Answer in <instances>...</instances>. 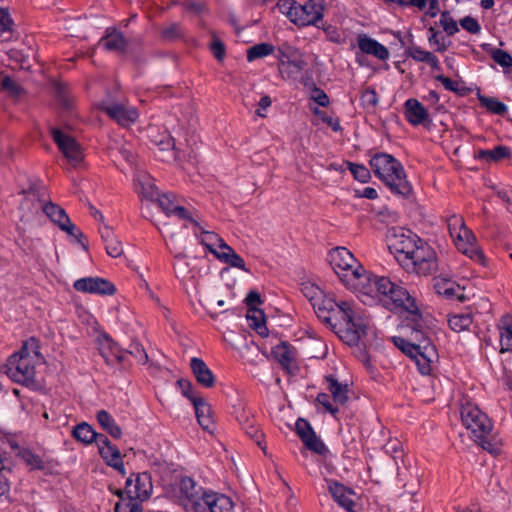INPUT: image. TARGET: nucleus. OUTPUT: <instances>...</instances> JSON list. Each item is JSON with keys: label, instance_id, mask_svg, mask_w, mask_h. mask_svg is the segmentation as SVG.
I'll use <instances>...</instances> for the list:
<instances>
[{"label": "nucleus", "instance_id": "1", "mask_svg": "<svg viewBox=\"0 0 512 512\" xmlns=\"http://www.w3.org/2000/svg\"><path fill=\"white\" fill-rule=\"evenodd\" d=\"M315 313L343 342L350 346L358 344L366 334L367 323L352 302H338L329 297L315 305Z\"/></svg>", "mask_w": 512, "mask_h": 512}, {"label": "nucleus", "instance_id": "2", "mask_svg": "<svg viewBox=\"0 0 512 512\" xmlns=\"http://www.w3.org/2000/svg\"><path fill=\"white\" fill-rule=\"evenodd\" d=\"M370 166L374 174L383 181L392 193L408 197L412 192V186L406 178L402 164L392 155L378 153L370 160Z\"/></svg>", "mask_w": 512, "mask_h": 512}, {"label": "nucleus", "instance_id": "3", "mask_svg": "<svg viewBox=\"0 0 512 512\" xmlns=\"http://www.w3.org/2000/svg\"><path fill=\"white\" fill-rule=\"evenodd\" d=\"M30 349H33L37 355V342L34 338H30L24 342L21 349L8 358L5 365L6 375L14 382L25 385L27 387H35V360L31 355Z\"/></svg>", "mask_w": 512, "mask_h": 512}, {"label": "nucleus", "instance_id": "4", "mask_svg": "<svg viewBox=\"0 0 512 512\" xmlns=\"http://www.w3.org/2000/svg\"><path fill=\"white\" fill-rule=\"evenodd\" d=\"M460 416L463 425L471 432V436L484 450L494 451L489 436L492 431V423L488 416L473 403L466 402L461 406Z\"/></svg>", "mask_w": 512, "mask_h": 512}, {"label": "nucleus", "instance_id": "5", "mask_svg": "<svg viewBox=\"0 0 512 512\" xmlns=\"http://www.w3.org/2000/svg\"><path fill=\"white\" fill-rule=\"evenodd\" d=\"M153 485L148 472L132 473L126 480V502H117L115 512H143L141 502L152 493Z\"/></svg>", "mask_w": 512, "mask_h": 512}, {"label": "nucleus", "instance_id": "6", "mask_svg": "<svg viewBox=\"0 0 512 512\" xmlns=\"http://www.w3.org/2000/svg\"><path fill=\"white\" fill-rule=\"evenodd\" d=\"M344 284L361 297H367L372 300H382V289L391 288L388 277L368 273L361 265L357 268V271L349 273L348 278H344Z\"/></svg>", "mask_w": 512, "mask_h": 512}, {"label": "nucleus", "instance_id": "7", "mask_svg": "<svg viewBox=\"0 0 512 512\" xmlns=\"http://www.w3.org/2000/svg\"><path fill=\"white\" fill-rule=\"evenodd\" d=\"M232 500L220 493L203 488L194 491V512H232Z\"/></svg>", "mask_w": 512, "mask_h": 512}, {"label": "nucleus", "instance_id": "8", "mask_svg": "<svg viewBox=\"0 0 512 512\" xmlns=\"http://www.w3.org/2000/svg\"><path fill=\"white\" fill-rule=\"evenodd\" d=\"M404 266L419 275L432 274L438 266L436 253L427 242L421 240Z\"/></svg>", "mask_w": 512, "mask_h": 512}, {"label": "nucleus", "instance_id": "9", "mask_svg": "<svg viewBox=\"0 0 512 512\" xmlns=\"http://www.w3.org/2000/svg\"><path fill=\"white\" fill-rule=\"evenodd\" d=\"M51 135L59 150L64 154L68 161L74 167L78 166L83 160V153L80 144L73 137L56 127L51 128Z\"/></svg>", "mask_w": 512, "mask_h": 512}, {"label": "nucleus", "instance_id": "10", "mask_svg": "<svg viewBox=\"0 0 512 512\" xmlns=\"http://www.w3.org/2000/svg\"><path fill=\"white\" fill-rule=\"evenodd\" d=\"M324 8V0H308L305 4H298L293 23L298 26L316 25L323 18Z\"/></svg>", "mask_w": 512, "mask_h": 512}, {"label": "nucleus", "instance_id": "11", "mask_svg": "<svg viewBox=\"0 0 512 512\" xmlns=\"http://www.w3.org/2000/svg\"><path fill=\"white\" fill-rule=\"evenodd\" d=\"M330 264L344 283V278H348V274L357 271L360 266L353 254L345 247H337L330 253Z\"/></svg>", "mask_w": 512, "mask_h": 512}, {"label": "nucleus", "instance_id": "12", "mask_svg": "<svg viewBox=\"0 0 512 512\" xmlns=\"http://www.w3.org/2000/svg\"><path fill=\"white\" fill-rule=\"evenodd\" d=\"M453 242L461 253L483 266L486 265V257L477 245L475 235L467 226L461 234L456 235Z\"/></svg>", "mask_w": 512, "mask_h": 512}, {"label": "nucleus", "instance_id": "13", "mask_svg": "<svg viewBox=\"0 0 512 512\" xmlns=\"http://www.w3.org/2000/svg\"><path fill=\"white\" fill-rule=\"evenodd\" d=\"M391 288L382 289L381 297L391 300L397 308H401L409 313H416L418 307L415 299L411 296L408 290L400 285L393 283L390 280Z\"/></svg>", "mask_w": 512, "mask_h": 512}, {"label": "nucleus", "instance_id": "14", "mask_svg": "<svg viewBox=\"0 0 512 512\" xmlns=\"http://www.w3.org/2000/svg\"><path fill=\"white\" fill-rule=\"evenodd\" d=\"M98 350L108 366L114 367L125 360V353L106 333L97 337Z\"/></svg>", "mask_w": 512, "mask_h": 512}, {"label": "nucleus", "instance_id": "15", "mask_svg": "<svg viewBox=\"0 0 512 512\" xmlns=\"http://www.w3.org/2000/svg\"><path fill=\"white\" fill-rule=\"evenodd\" d=\"M421 240L422 239L411 231L395 235V241L391 246L395 251L397 260L402 263V265H405L409 260Z\"/></svg>", "mask_w": 512, "mask_h": 512}, {"label": "nucleus", "instance_id": "16", "mask_svg": "<svg viewBox=\"0 0 512 512\" xmlns=\"http://www.w3.org/2000/svg\"><path fill=\"white\" fill-rule=\"evenodd\" d=\"M73 287L78 292L113 295L116 288L110 281L100 277H86L74 282Z\"/></svg>", "mask_w": 512, "mask_h": 512}, {"label": "nucleus", "instance_id": "17", "mask_svg": "<svg viewBox=\"0 0 512 512\" xmlns=\"http://www.w3.org/2000/svg\"><path fill=\"white\" fill-rule=\"evenodd\" d=\"M194 413L202 430L212 438L216 430V423L214 421L211 405L207 403L203 397L198 396L195 393Z\"/></svg>", "mask_w": 512, "mask_h": 512}, {"label": "nucleus", "instance_id": "18", "mask_svg": "<svg viewBox=\"0 0 512 512\" xmlns=\"http://www.w3.org/2000/svg\"><path fill=\"white\" fill-rule=\"evenodd\" d=\"M102 110L122 126H129L138 119L136 108L124 104H103Z\"/></svg>", "mask_w": 512, "mask_h": 512}, {"label": "nucleus", "instance_id": "19", "mask_svg": "<svg viewBox=\"0 0 512 512\" xmlns=\"http://www.w3.org/2000/svg\"><path fill=\"white\" fill-rule=\"evenodd\" d=\"M157 205L168 216H175L181 220H190L189 211L180 204L178 198L174 194H161L158 196Z\"/></svg>", "mask_w": 512, "mask_h": 512}, {"label": "nucleus", "instance_id": "20", "mask_svg": "<svg viewBox=\"0 0 512 512\" xmlns=\"http://www.w3.org/2000/svg\"><path fill=\"white\" fill-rule=\"evenodd\" d=\"M406 120L413 126L426 125L430 122L429 113L421 102L410 98L404 103Z\"/></svg>", "mask_w": 512, "mask_h": 512}, {"label": "nucleus", "instance_id": "21", "mask_svg": "<svg viewBox=\"0 0 512 512\" xmlns=\"http://www.w3.org/2000/svg\"><path fill=\"white\" fill-rule=\"evenodd\" d=\"M357 45L362 53L372 55L379 60H387L390 56L389 50L384 45L365 33L357 36Z\"/></svg>", "mask_w": 512, "mask_h": 512}, {"label": "nucleus", "instance_id": "22", "mask_svg": "<svg viewBox=\"0 0 512 512\" xmlns=\"http://www.w3.org/2000/svg\"><path fill=\"white\" fill-rule=\"evenodd\" d=\"M436 355L435 346L430 340H423L419 346V354L410 356L422 375H428L431 371L432 358Z\"/></svg>", "mask_w": 512, "mask_h": 512}, {"label": "nucleus", "instance_id": "23", "mask_svg": "<svg viewBox=\"0 0 512 512\" xmlns=\"http://www.w3.org/2000/svg\"><path fill=\"white\" fill-rule=\"evenodd\" d=\"M98 45L107 51L123 53L128 47V41L124 35L115 28H108Z\"/></svg>", "mask_w": 512, "mask_h": 512}, {"label": "nucleus", "instance_id": "24", "mask_svg": "<svg viewBox=\"0 0 512 512\" xmlns=\"http://www.w3.org/2000/svg\"><path fill=\"white\" fill-rule=\"evenodd\" d=\"M192 478L184 477L173 489L174 502L183 508L185 512H190L192 508Z\"/></svg>", "mask_w": 512, "mask_h": 512}, {"label": "nucleus", "instance_id": "25", "mask_svg": "<svg viewBox=\"0 0 512 512\" xmlns=\"http://www.w3.org/2000/svg\"><path fill=\"white\" fill-rule=\"evenodd\" d=\"M328 490L333 499L348 512H352L355 502L352 499V491L347 489L343 484L336 481L328 482Z\"/></svg>", "mask_w": 512, "mask_h": 512}, {"label": "nucleus", "instance_id": "26", "mask_svg": "<svg viewBox=\"0 0 512 512\" xmlns=\"http://www.w3.org/2000/svg\"><path fill=\"white\" fill-rule=\"evenodd\" d=\"M274 359L288 372L292 371L295 361V349L288 342H280L272 348Z\"/></svg>", "mask_w": 512, "mask_h": 512}, {"label": "nucleus", "instance_id": "27", "mask_svg": "<svg viewBox=\"0 0 512 512\" xmlns=\"http://www.w3.org/2000/svg\"><path fill=\"white\" fill-rule=\"evenodd\" d=\"M194 236L210 253L216 250L222 238L214 231L206 230L194 219Z\"/></svg>", "mask_w": 512, "mask_h": 512}, {"label": "nucleus", "instance_id": "28", "mask_svg": "<svg viewBox=\"0 0 512 512\" xmlns=\"http://www.w3.org/2000/svg\"><path fill=\"white\" fill-rule=\"evenodd\" d=\"M290 61H286L283 65H279V71L282 74L283 78H287L290 80H297L301 74V72L307 66V62L305 61L303 54L300 52L297 56H293Z\"/></svg>", "mask_w": 512, "mask_h": 512}, {"label": "nucleus", "instance_id": "29", "mask_svg": "<svg viewBox=\"0 0 512 512\" xmlns=\"http://www.w3.org/2000/svg\"><path fill=\"white\" fill-rule=\"evenodd\" d=\"M194 378L203 388L209 389L215 385L216 379L206 363L197 357H194Z\"/></svg>", "mask_w": 512, "mask_h": 512}, {"label": "nucleus", "instance_id": "30", "mask_svg": "<svg viewBox=\"0 0 512 512\" xmlns=\"http://www.w3.org/2000/svg\"><path fill=\"white\" fill-rule=\"evenodd\" d=\"M174 272L183 286H187L192 280V268L188 256L182 252L175 253Z\"/></svg>", "mask_w": 512, "mask_h": 512}, {"label": "nucleus", "instance_id": "31", "mask_svg": "<svg viewBox=\"0 0 512 512\" xmlns=\"http://www.w3.org/2000/svg\"><path fill=\"white\" fill-rule=\"evenodd\" d=\"M327 383V389L332 395L333 402L338 406H343L347 403L348 397V385L338 382V380L332 376L325 377Z\"/></svg>", "mask_w": 512, "mask_h": 512}, {"label": "nucleus", "instance_id": "32", "mask_svg": "<svg viewBox=\"0 0 512 512\" xmlns=\"http://www.w3.org/2000/svg\"><path fill=\"white\" fill-rule=\"evenodd\" d=\"M41 209L46 214V216L60 229H65V224H69L70 218L66 211L60 206L52 202H47L41 204Z\"/></svg>", "mask_w": 512, "mask_h": 512}, {"label": "nucleus", "instance_id": "33", "mask_svg": "<svg viewBox=\"0 0 512 512\" xmlns=\"http://www.w3.org/2000/svg\"><path fill=\"white\" fill-rule=\"evenodd\" d=\"M96 418L102 429L105 430L110 436L115 439L121 438L122 429L106 410H99L96 414Z\"/></svg>", "mask_w": 512, "mask_h": 512}, {"label": "nucleus", "instance_id": "34", "mask_svg": "<svg viewBox=\"0 0 512 512\" xmlns=\"http://www.w3.org/2000/svg\"><path fill=\"white\" fill-rule=\"evenodd\" d=\"M247 320L249 326L254 329L260 336L266 337L268 329L265 323L264 312L260 309L250 308L247 313Z\"/></svg>", "mask_w": 512, "mask_h": 512}, {"label": "nucleus", "instance_id": "35", "mask_svg": "<svg viewBox=\"0 0 512 512\" xmlns=\"http://www.w3.org/2000/svg\"><path fill=\"white\" fill-rule=\"evenodd\" d=\"M510 156V149L507 146L499 145L491 150H479L476 159L487 163L497 162Z\"/></svg>", "mask_w": 512, "mask_h": 512}, {"label": "nucleus", "instance_id": "36", "mask_svg": "<svg viewBox=\"0 0 512 512\" xmlns=\"http://www.w3.org/2000/svg\"><path fill=\"white\" fill-rule=\"evenodd\" d=\"M72 436L79 442L91 444L97 437V433L91 425L86 422H82L73 428Z\"/></svg>", "mask_w": 512, "mask_h": 512}, {"label": "nucleus", "instance_id": "37", "mask_svg": "<svg viewBox=\"0 0 512 512\" xmlns=\"http://www.w3.org/2000/svg\"><path fill=\"white\" fill-rule=\"evenodd\" d=\"M408 55L417 62L427 63L431 68H438L439 61L430 51L419 46H412L408 49Z\"/></svg>", "mask_w": 512, "mask_h": 512}, {"label": "nucleus", "instance_id": "38", "mask_svg": "<svg viewBox=\"0 0 512 512\" xmlns=\"http://www.w3.org/2000/svg\"><path fill=\"white\" fill-rule=\"evenodd\" d=\"M137 181L140 187L138 193L145 199L156 201L158 196L161 195L159 194L153 179L149 175L143 174V179H138Z\"/></svg>", "mask_w": 512, "mask_h": 512}, {"label": "nucleus", "instance_id": "39", "mask_svg": "<svg viewBox=\"0 0 512 512\" xmlns=\"http://www.w3.org/2000/svg\"><path fill=\"white\" fill-rule=\"evenodd\" d=\"M472 322L473 319L470 313L454 314L448 319L450 328L458 333L467 330Z\"/></svg>", "mask_w": 512, "mask_h": 512}, {"label": "nucleus", "instance_id": "40", "mask_svg": "<svg viewBox=\"0 0 512 512\" xmlns=\"http://www.w3.org/2000/svg\"><path fill=\"white\" fill-rule=\"evenodd\" d=\"M158 146L159 155L158 157L163 161H169L174 158V142L168 135L163 134L160 140H156Z\"/></svg>", "mask_w": 512, "mask_h": 512}, {"label": "nucleus", "instance_id": "41", "mask_svg": "<svg viewBox=\"0 0 512 512\" xmlns=\"http://www.w3.org/2000/svg\"><path fill=\"white\" fill-rule=\"evenodd\" d=\"M239 421L242 425V428L245 430L246 434L254 439L258 445L261 444V440L263 438V434L259 430L258 426L255 424L253 419H249L246 415H241L239 417Z\"/></svg>", "mask_w": 512, "mask_h": 512}, {"label": "nucleus", "instance_id": "42", "mask_svg": "<svg viewBox=\"0 0 512 512\" xmlns=\"http://www.w3.org/2000/svg\"><path fill=\"white\" fill-rule=\"evenodd\" d=\"M274 52V46L269 43H259L247 50V59L252 62L256 59L266 57Z\"/></svg>", "mask_w": 512, "mask_h": 512}, {"label": "nucleus", "instance_id": "43", "mask_svg": "<svg viewBox=\"0 0 512 512\" xmlns=\"http://www.w3.org/2000/svg\"><path fill=\"white\" fill-rule=\"evenodd\" d=\"M478 99L483 107L494 114L503 115L507 111V106L494 97L479 95Z\"/></svg>", "mask_w": 512, "mask_h": 512}, {"label": "nucleus", "instance_id": "44", "mask_svg": "<svg viewBox=\"0 0 512 512\" xmlns=\"http://www.w3.org/2000/svg\"><path fill=\"white\" fill-rule=\"evenodd\" d=\"M302 292L311 302L313 309L315 310V305L324 299H328L330 296H327L321 291L317 286L312 284H305L302 287Z\"/></svg>", "mask_w": 512, "mask_h": 512}, {"label": "nucleus", "instance_id": "45", "mask_svg": "<svg viewBox=\"0 0 512 512\" xmlns=\"http://www.w3.org/2000/svg\"><path fill=\"white\" fill-rule=\"evenodd\" d=\"M302 442L307 447V449L316 454L325 456L328 453V448L323 443V441L316 435V433L310 434V436L307 437Z\"/></svg>", "mask_w": 512, "mask_h": 512}, {"label": "nucleus", "instance_id": "46", "mask_svg": "<svg viewBox=\"0 0 512 512\" xmlns=\"http://www.w3.org/2000/svg\"><path fill=\"white\" fill-rule=\"evenodd\" d=\"M447 226L449 234L453 240L454 238H456L457 234H461L462 231H464V227L466 225L464 219L461 216L453 214L448 217Z\"/></svg>", "mask_w": 512, "mask_h": 512}, {"label": "nucleus", "instance_id": "47", "mask_svg": "<svg viewBox=\"0 0 512 512\" xmlns=\"http://www.w3.org/2000/svg\"><path fill=\"white\" fill-rule=\"evenodd\" d=\"M393 342L396 347H398L403 353L407 354L409 357L419 354V346L420 344H414L402 337H393Z\"/></svg>", "mask_w": 512, "mask_h": 512}, {"label": "nucleus", "instance_id": "48", "mask_svg": "<svg viewBox=\"0 0 512 512\" xmlns=\"http://www.w3.org/2000/svg\"><path fill=\"white\" fill-rule=\"evenodd\" d=\"M219 261L225 264H229L232 267L239 268L245 272H248L244 259L238 255L235 251L231 254H223L219 256Z\"/></svg>", "mask_w": 512, "mask_h": 512}, {"label": "nucleus", "instance_id": "49", "mask_svg": "<svg viewBox=\"0 0 512 512\" xmlns=\"http://www.w3.org/2000/svg\"><path fill=\"white\" fill-rule=\"evenodd\" d=\"M491 57L498 65L504 69H507L508 71L512 70V56L508 52L502 49H495L492 52Z\"/></svg>", "mask_w": 512, "mask_h": 512}, {"label": "nucleus", "instance_id": "50", "mask_svg": "<svg viewBox=\"0 0 512 512\" xmlns=\"http://www.w3.org/2000/svg\"><path fill=\"white\" fill-rule=\"evenodd\" d=\"M125 356L130 354L139 363L145 364L148 361V355L139 342H132L127 350H124Z\"/></svg>", "mask_w": 512, "mask_h": 512}, {"label": "nucleus", "instance_id": "51", "mask_svg": "<svg viewBox=\"0 0 512 512\" xmlns=\"http://www.w3.org/2000/svg\"><path fill=\"white\" fill-rule=\"evenodd\" d=\"M347 165L356 180L362 183L368 182L370 179V171L364 165L355 164L352 162H348Z\"/></svg>", "mask_w": 512, "mask_h": 512}, {"label": "nucleus", "instance_id": "52", "mask_svg": "<svg viewBox=\"0 0 512 512\" xmlns=\"http://www.w3.org/2000/svg\"><path fill=\"white\" fill-rule=\"evenodd\" d=\"M209 49L212 52L213 56L218 61H223L226 55V47L223 41L218 38L216 35L212 36V41L209 44Z\"/></svg>", "mask_w": 512, "mask_h": 512}, {"label": "nucleus", "instance_id": "53", "mask_svg": "<svg viewBox=\"0 0 512 512\" xmlns=\"http://www.w3.org/2000/svg\"><path fill=\"white\" fill-rule=\"evenodd\" d=\"M429 36L428 41L431 46H436V51L444 52L448 48V44L444 37L439 36V32L436 31L433 27L429 28Z\"/></svg>", "mask_w": 512, "mask_h": 512}, {"label": "nucleus", "instance_id": "54", "mask_svg": "<svg viewBox=\"0 0 512 512\" xmlns=\"http://www.w3.org/2000/svg\"><path fill=\"white\" fill-rule=\"evenodd\" d=\"M298 3L295 0H278L277 8L279 11L286 15L288 19L293 23L294 12L296 11Z\"/></svg>", "mask_w": 512, "mask_h": 512}, {"label": "nucleus", "instance_id": "55", "mask_svg": "<svg viewBox=\"0 0 512 512\" xmlns=\"http://www.w3.org/2000/svg\"><path fill=\"white\" fill-rule=\"evenodd\" d=\"M99 453L108 465L121 457L120 450L113 444L101 448Z\"/></svg>", "mask_w": 512, "mask_h": 512}, {"label": "nucleus", "instance_id": "56", "mask_svg": "<svg viewBox=\"0 0 512 512\" xmlns=\"http://www.w3.org/2000/svg\"><path fill=\"white\" fill-rule=\"evenodd\" d=\"M316 401L324 407L325 411L329 412L334 417L339 412V406L334 402H331L330 396L326 393H319Z\"/></svg>", "mask_w": 512, "mask_h": 512}, {"label": "nucleus", "instance_id": "57", "mask_svg": "<svg viewBox=\"0 0 512 512\" xmlns=\"http://www.w3.org/2000/svg\"><path fill=\"white\" fill-rule=\"evenodd\" d=\"M278 52L279 65H283V63H286V61L293 59L292 55L297 56L301 51L295 47L284 44L279 47Z\"/></svg>", "mask_w": 512, "mask_h": 512}, {"label": "nucleus", "instance_id": "58", "mask_svg": "<svg viewBox=\"0 0 512 512\" xmlns=\"http://www.w3.org/2000/svg\"><path fill=\"white\" fill-rule=\"evenodd\" d=\"M1 87L13 96H18L22 92V87L18 85L10 76H4L1 81Z\"/></svg>", "mask_w": 512, "mask_h": 512}, {"label": "nucleus", "instance_id": "59", "mask_svg": "<svg viewBox=\"0 0 512 512\" xmlns=\"http://www.w3.org/2000/svg\"><path fill=\"white\" fill-rule=\"evenodd\" d=\"M501 353L512 352V329L505 327L500 333Z\"/></svg>", "mask_w": 512, "mask_h": 512}, {"label": "nucleus", "instance_id": "60", "mask_svg": "<svg viewBox=\"0 0 512 512\" xmlns=\"http://www.w3.org/2000/svg\"><path fill=\"white\" fill-rule=\"evenodd\" d=\"M440 24L448 35H454L459 31L456 21L449 17L447 12L442 13Z\"/></svg>", "mask_w": 512, "mask_h": 512}, {"label": "nucleus", "instance_id": "61", "mask_svg": "<svg viewBox=\"0 0 512 512\" xmlns=\"http://www.w3.org/2000/svg\"><path fill=\"white\" fill-rule=\"evenodd\" d=\"M296 432L302 441L309 437L310 434L315 433L310 423L302 418H299L296 422Z\"/></svg>", "mask_w": 512, "mask_h": 512}, {"label": "nucleus", "instance_id": "62", "mask_svg": "<svg viewBox=\"0 0 512 512\" xmlns=\"http://www.w3.org/2000/svg\"><path fill=\"white\" fill-rule=\"evenodd\" d=\"M460 25L464 30L472 34H478L481 31L480 24L475 18L471 16H466L463 19H461Z\"/></svg>", "mask_w": 512, "mask_h": 512}, {"label": "nucleus", "instance_id": "63", "mask_svg": "<svg viewBox=\"0 0 512 512\" xmlns=\"http://www.w3.org/2000/svg\"><path fill=\"white\" fill-rule=\"evenodd\" d=\"M13 21L7 10L0 8V35L12 31Z\"/></svg>", "mask_w": 512, "mask_h": 512}, {"label": "nucleus", "instance_id": "64", "mask_svg": "<svg viewBox=\"0 0 512 512\" xmlns=\"http://www.w3.org/2000/svg\"><path fill=\"white\" fill-rule=\"evenodd\" d=\"M105 248L107 253L113 258L119 257L123 253L122 244L116 237L106 242Z\"/></svg>", "mask_w": 512, "mask_h": 512}]
</instances>
